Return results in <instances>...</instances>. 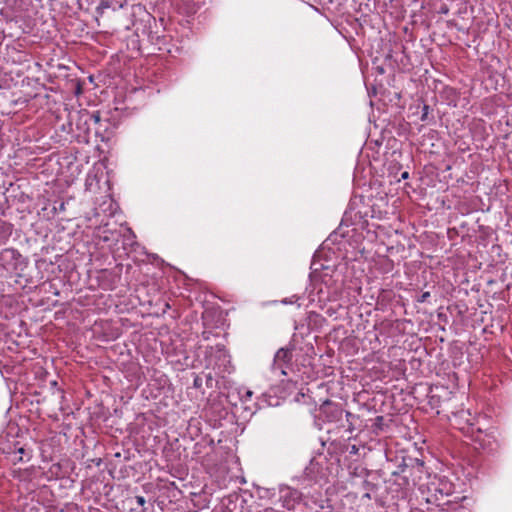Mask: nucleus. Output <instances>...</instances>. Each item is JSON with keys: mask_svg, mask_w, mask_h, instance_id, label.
<instances>
[{"mask_svg": "<svg viewBox=\"0 0 512 512\" xmlns=\"http://www.w3.org/2000/svg\"><path fill=\"white\" fill-rule=\"evenodd\" d=\"M428 497L426 501L437 506L441 505V501L450 496L454 492L453 484L445 478H439L431 481L428 486Z\"/></svg>", "mask_w": 512, "mask_h": 512, "instance_id": "1", "label": "nucleus"}, {"mask_svg": "<svg viewBox=\"0 0 512 512\" xmlns=\"http://www.w3.org/2000/svg\"><path fill=\"white\" fill-rule=\"evenodd\" d=\"M475 442L478 443L480 449L487 452L488 454H494L499 448L497 439L488 433L483 434L482 432H479V434L475 437Z\"/></svg>", "mask_w": 512, "mask_h": 512, "instance_id": "4", "label": "nucleus"}, {"mask_svg": "<svg viewBox=\"0 0 512 512\" xmlns=\"http://www.w3.org/2000/svg\"><path fill=\"white\" fill-rule=\"evenodd\" d=\"M246 396L247 397H251L252 396V392L251 391H247Z\"/></svg>", "mask_w": 512, "mask_h": 512, "instance_id": "18", "label": "nucleus"}, {"mask_svg": "<svg viewBox=\"0 0 512 512\" xmlns=\"http://www.w3.org/2000/svg\"><path fill=\"white\" fill-rule=\"evenodd\" d=\"M195 388H200L202 386V378L199 376H196L193 383Z\"/></svg>", "mask_w": 512, "mask_h": 512, "instance_id": "9", "label": "nucleus"}, {"mask_svg": "<svg viewBox=\"0 0 512 512\" xmlns=\"http://www.w3.org/2000/svg\"><path fill=\"white\" fill-rule=\"evenodd\" d=\"M335 412H336L337 414H339V416H341V415H342V410H341V409H339V408H336V411H335Z\"/></svg>", "mask_w": 512, "mask_h": 512, "instance_id": "17", "label": "nucleus"}, {"mask_svg": "<svg viewBox=\"0 0 512 512\" xmlns=\"http://www.w3.org/2000/svg\"><path fill=\"white\" fill-rule=\"evenodd\" d=\"M358 451H359V448L356 445H351L350 448H349V453L351 455L358 454Z\"/></svg>", "mask_w": 512, "mask_h": 512, "instance_id": "10", "label": "nucleus"}, {"mask_svg": "<svg viewBox=\"0 0 512 512\" xmlns=\"http://www.w3.org/2000/svg\"><path fill=\"white\" fill-rule=\"evenodd\" d=\"M135 499L140 506H144L146 503V500L143 496H136Z\"/></svg>", "mask_w": 512, "mask_h": 512, "instance_id": "11", "label": "nucleus"}, {"mask_svg": "<svg viewBox=\"0 0 512 512\" xmlns=\"http://www.w3.org/2000/svg\"><path fill=\"white\" fill-rule=\"evenodd\" d=\"M6 453L9 455H13L11 461L14 464L25 461L24 456H26V461L30 460L31 458L30 451H27L23 446L15 445L13 450H9Z\"/></svg>", "mask_w": 512, "mask_h": 512, "instance_id": "5", "label": "nucleus"}, {"mask_svg": "<svg viewBox=\"0 0 512 512\" xmlns=\"http://www.w3.org/2000/svg\"><path fill=\"white\" fill-rule=\"evenodd\" d=\"M364 485H365L366 487H369V486L374 487V485H373V484H371V483H369L368 481H365V482H364Z\"/></svg>", "mask_w": 512, "mask_h": 512, "instance_id": "16", "label": "nucleus"}, {"mask_svg": "<svg viewBox=\"0 0 512 512\" xmlns=\"http://www.w3.org/2000/svg\"><path fill=\"white\" fill-rule=\"evenodd\" d=\"M429 297H430V292H424V293L421 295V299H420L419 301H420V302H425Z\"/></svg>", "mask_w": 512, "mask_h": 512, "instance_id": "12", "label": "nucleus"}, {"mask_svg": "<svg viewBox=\"0 0 512 512\" xmlns=\"http://www.w3.org/2000/svg\"><path fill=\"white\" fill-rule=\"evenodd\" d=\"M408 176H409L408 172H403V173H402V178H403V179H407V178H408Z\"/></svg>", "mask_w": 512, "mask_h": 512, "instance_id": "14", "label": "nucleus"}, {"mask_svg": "<svg viewBox=\"0 0 512 512\" xmlns=\"http://www.w3.org/2000/svg\"><path fill=\"white\" fill-rule=\"evenodd\" d=\"M345 417H346V421L349 423L348 430L353 431L354 430L353 421L355 419H358L359 417L357 415L351 413L350 411L345 412Z\"/></svg>", "mask_w": 512, "mask_h": 512, "instance_id": "7", "label": "nucleus"}, {"mask_svg": "<svg viewBox=\"0 0 512 512\" xmlns=\"http://www.w3.org/2000/svg\"><path fill=\"white\" fill-rule=\"evenodd\" d=\"M270 496V489H263V494H261V497Z\"/></svg>", "mask_w": 512, "mask_h": 512, "instance_id": "13", "label": "nucleus"}, {"mask_svg": "<svg viewBox=\"0 0 512 512\" xmlns=\"http://www.w3.org/2000/svg\"><path fill=\"white\" fill-rule=\"evenodd\" d=\"M90 119L94 121V123H99L100 120H101V117H100V113L99 112H93L91 115H90Z\"/></svg>", "mask_w": 512, "mask_h": 512, "instance_id": "8", "label": "nucleus"}, {"mask_svg": "<svg viewBox=\"0 0 512 512\" xmlns=\"http://www.w3.org/2000/svg\"><path fill=\"white\" fill-rule=\"evenodd\" d=\"M421 121L426 123H431L434 120V117L430 115V107L427 104L423 105L422 114L420 116Z\"/></svg>", "mask_w": 512, "mask_h": 512, "instance_id": "6", "label": "nucleus"}, {"mask_svg": "<svg viewBox=\"0 0 512 512\" xmlns=\"http://www.w3.org/2000/svg\"><path fill=\"white\" fill-rule=\"evenodd\" d=\"M376 420H377V421H382V420H383V417H382V416H378V417L376 418Z\"/></svg>", "mask_w": 512, "mask_h": 512, "instance_id": "19", "label": "nucleus"}, {"mask_svg": "<svg viewBox=\"0 0 512 512\" xmlns=\"http://www.w3.org/2000/svg\"><path fill=\"white\" fill-rule=\"evenodd\" d=\"M292 359V351L289 348H280L274 357L272 369L273 371H279L280 374L285 375V365H287Z\"/></svg>", "mask_w": 512, "mask_h": 512, "instance_id": "3", "label": "nucleus"}, {"mask_svg": "<svg viewBox=\"0 0 512 512\" xmlns=\"http://www.w3.org/2000/svg\"><path fill=\"white\" fill-rule=\"evenodd\" d=\"M302 499V493L287 485H280L278 488L277 502L281 504L283 509L293 510Z\"/></svg>", "mask_w": 512, "mask_h": 512, "instance_id": "2", "label": "nucleus"}, {"mask_svg": "<svg viewBox=\"0 0 512 512\" xmlns=\"http://www.w3.org/2000/svg\"><path fill=\"white\" fill-rule=\"evenodd\" d=\"M363 498L371 499V495H370V493H368V492H367V493H365V494L363 495Z\"/></svg>", "mask_w": 512, "mask_h": 512, "instance_id": "15", "label": "nucleus"}, {"mask_svg": "<svg viewBox=\"0 0 512 512\" xmlns=\"http://www.w3.org/2000/svg\"><path fill=\"white\" fill-rule=\"evenodd\" d=\"M210 381H212V377H211V376H208V377H207V383H208V382H210Z\"/></svg>", "mask_w": 512, "mask_h": 512, "instance_id": "20", "label": "nucleus"}]
</instances>
